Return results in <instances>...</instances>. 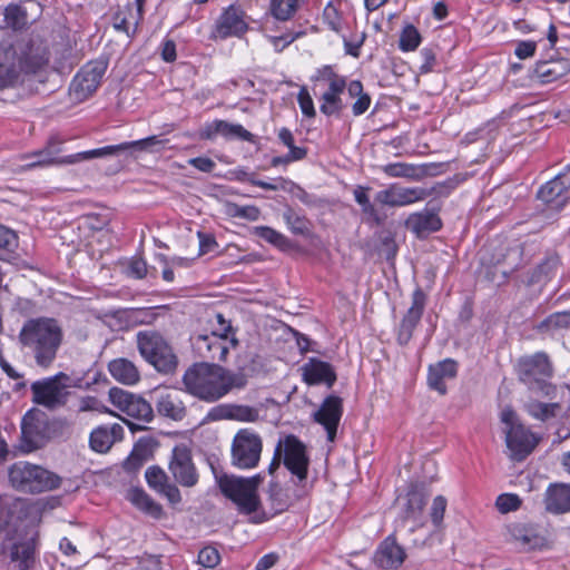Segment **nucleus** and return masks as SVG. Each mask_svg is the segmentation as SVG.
I'll return each mask as SVG.
<instances>
[{
	"label": "nucleus",
	"mask_w": 570,
	"mask_h": 570,
	"mask_svg": "<svg viewBox=\"0 0 570 570\" xmlns=\"http://www.w3.org/2000/svg\"><path fill=\"white\" fill-rule=\"evenodd\" d=\"M426 492L420 483H411L404 495H399L396 504L400 509L397 522L404 525L406 521L419 522L425 507Z\"/></svg>",
	"instance_id": "2eb2a0df"
},
{
	"label": "nucleus",
	"mask_w": 570,
	"mask_h": 570,
	"mask_svg": "<svg viewBox=\"0 0 570 570\" xmlns=\"http://www.w3.org/2000/svg\"><path fill=\"white\" fill-rule=\"evenodd\" d=\"M268 498L275 512H282L288 507V500L277 483L273 482L269 484Z\"/></svg>",
	"instance_id": "bf43d9fd"
},
{
	"label": "nucleus",
	"mask_w": 570,
	"mask_h": 570,
	"mask_svg": "<svg viewBox=\"0 0 570 570\" xmlns=\"http://www.w3.org/2000/svg\"><path fill=\"white\" fill-rule=\"evenodd\" d=\"M426 304V294L420 288H415L412 294V304L403 316L397 333V342L406 345L412 338V334L419 324Z\"/></svg>",
	"instance_id": "6ab92c4d"
},
{
	"label": "nucleus",
	"mask_w": 570,
	"mask_h": 570,
	"mask_svg": "<svg viewBox=\"0 0 570 570\" xmlns=\"http://www.w3.org/2000/svg\"><path fill=\"white\" fill-rule=\"evenodd\" d=\"M322 79L326 80L328 86L321 97L320 110L325 116H340L345 107L341 95L347 89L348 83L330 67L323 69Z\"/></svg>",
	"instance_id": "4468645a"
},
{
	"label": "nucleus",
	"mask_w": 570,
	"mask_h": 570,
	"mask_svg": "<svg viewBox=\"0 0 570 570\" xmlns=\"http://www.w3.org/2000/svg\"><path fill=\"white\" fill-rule=\"evenodd\" d=\"M9 481L18 491L41 493L60 487L61 479L39 465L19 461L9 468Z\"/></svg>",
	"instance_id": "20e7f679"
},
{
	"label": "nucleus",
	"mask_w": 570,
	"mask_h": 570,
	"mask_svg": "<svg viewBox=\"0 0 570 570\" xmlns=\"http://www.w3.org/2000/svg\"><path fill=\"white\" fill-rule=\"evenodd\" d=\"M246 383L244 373L209 363L194 364L183 375L185 391L208 403L223 399L235 389H243Z\"/></svg>",
	"instance_id": "f257e3e1"
},
{
	"label": "nucleus",
	"mask_w": 570,
	"mask_h": 570,
	"mask_svg": "<svg viewBox=\"0 0 570 570\" xmlns=\"http://www.w3.org/2000/svg\"><path fill=\"white\" fill-rule=\"evenodd\" d=\"M420 43L421 35L417 29L412 24L404 27L400 36L399 48L402 51H413L420 46Z\"/></svg>",
	"instance_id": "8fccbe9b"
},
{
	"label": "nucleus",
	"mask_w": 570,
	"mask_h": 570,
	"mask_svg": "<svg viewBox=\"0 0 570 570\" xmlns=\"http://www.w3.org/2000/svg\"><path fill=\"white\" fill-rule=\"evenodd\" d=\"M247 29V24L243 19V12L230 6L220 16L216 24V36L226 39L232 36H240Z\"/></svg>",
	"instance_id": "a878e982"
},
{
	"label": "nucleus",
	"mask_w": 570,
	"mask_h": 570,
	"mask_svg": "<svg viewBox=\"0 0 570 570\" xmlns=\"http://www.w3.org/2000/svg\"><path fill=\"white\" fill-rule=\"evenodd\" d=\"M456 373L458 363L451 358L431 365L428 375L429 386L443 395L446 393L445 381L454 379Z\"/></svg>",
	"instance_id": "bb28decb"
},
{
	"label": "nucleus",
	"mask_w": 570,
	"mask_h": 570,
	"mask_svg": "<svg viewBox=\"0 0 570 570\" xmlns=\"http://www.w3.org/2000/svg\"><path fill=\"white\" fill-rule=\"evenodd\" d=\"M441 226L440 217L429 210L413 213L405 220V227L419 237L436 232Z\"/></svg>",
	"instance_id": "c756f323"
},
{
	"label": "nucleus",
	"mask_w": 570,
	"mask_h": 570,
	"mask_svg": "<svg viewBox=\"0 0 570 570\" xmlns=\"http://www.w3.org/2000/svg\"><path fill=\"white\" fill-rule=\"evenodd\" d=\"M17 245V235L13 230L0 224V247L11 249Z\"/></svg>",
	"instance_id": "774afa93"
},
{
	"label": "nucleus",
	"mask_w": 570,
	"mask_h": 570,
	"mask_svg": "<svg viewBox=\"0 0 570 570\" xmlns=\"http://www.w3.org/2000/svg\"><path fill=\"white\" fill-rule=\"evenodd\" d=\"M145 478L148 485L157 492L168 483V475L158 465L149 466L145 472Z\"/></svg>",
	"instance_id": "864d4df0"
},
{
	"label": "nucleus",
	"mask_w": 570,
	"mask_h": 570,
	"mask_svg": "<svg viewBox=\"0 0 570 570\" xmlns=\"http://www.w3.org/2000/svg\"><path fill=\"white\" fill-rule=\"evenodd\" d=\"M9 559L19 570H28L33 563L35 544L32 540L23 539L12 542L8 548Z\"/></svg>",
	"instance_id": "f704fd0d"
},
{
	"label": "nucleus",
	"mask_w": 570,
	"mask_h": 570,
	"mask_svg": "<svg viewBox=\"0 0 570 570\" xmlns=\"http://www.w3.org/2000/svg\"><path fill=\"white\" fill-rule=\"evenodd\" d=\"M501 422L505 424V444L510 456L514 461H522L535 448L538 440L525 426L520 424L515 412L505 407L501 412Z\"/></svg>",
	"instance_id": "0eeeda50"
},
{
	"label": "nucleus",
	"mask_w": 570,
	"mask_h": 570,
	"mask_svg": "<svg viewBox=\"0 0 570 570\" xmlns=\"http://www.w3.org/2000/svg\"><path fill=\"white\" fill-rule=\"evenodd\" d=\"M297 100H298V105L302 110V114L308 118H314L316 115V111L314 108V102H313V99H312L309 92L307 91V89L305 87H303L299 90V92L297 95Z\"/></svg>",
	"instance_id": "0e129e2a"
},
{
	"label": "nucleus",
	"mask_w": 570,
	"mask_h": 570,
	"mask_svg": "<svg viewBox=\"0 0 570 570\" xmlns=\"http://www.w3.org/2000/svg\"><path fill=\"white\" fill-rule=\"evenodd\" d=\"M448 184L439 183L431 188L390 185L375 194V202L389 207H404L426 199L432 195H445Z\"/></svg>",
	"instance_id": "6e6552de"
},
{
	"label": "nucleus",
	"mask_w": 570,
	"mask_h": 570,
	"mask_svg": "<svg viewBox=\"0 0 570 570\" xmlns=\"http://www.w3.org/2000/svg\"><path fill=\"white\" fill-rule=\"evenodd\" d=\"M258 410L249 405L232 404V420L240 422H255L258 420Z\"/></svg>",
	"instance_id": "13d9d810"
},
{
	"label": "nucleus",
	"mask_w": 570,
	"mask_h": 570,
	"mask_svg": "<svg viewBox=\"0 0 570 570\" xmlns=\"http://www.w3.org/2000/svg\"><path fill=\"white\" fill-rule=\"evenodd\" d=\"M145 462L144 455L135 449L124 462V469L128 472L137 471Z\"/></svg>",
	"instance_id": "338daca9"
},
{
	"label": "nucleus",
	"mask_w": 570,
	"mask_h": 570,
	"mask_svg": "<svg viewBox=\"0 0 570 570\" xmlns=\"http://www.w3.org/2000/svg\"><path fill=\"white\" fill-rule=\"evenodd\" d=\"M124 429L114 423L110 426H99L95 429L89 439L90 448L99 453H106L116 441L122 439Z\"/></svg>",
	"instance_id": "cd10ccee"
},
{
	"label": "nucleus",
	"mask_w": 570,
	"mask_h": 570,
	"mask_svg": "<svg viewBox=\"0 0 570 570\" xmlns=\"http://www.w3.org/2000/svg\"><path fill=\"white\" fill-rule=\"evenodd\" d=\"M62 340V328L58 321L51 317L28 320L19 333V341L26 355L41 368H49L53 364Z\"/></svg>",
	"instance_id": "f03ea898"
},
{
	"label": "nucleus",
	"mask_w": 570,
	"mask_h": 570,
	"mask_svg": "<svg viewBox=\"0 0 570 570\" xmlns=\"http://www.w3.org/2000/svg\"><path fill=\"white\" fill-rule=\"evenodd\" d=\"M552 373V364L549 356L543 352H538L519 360V377L532 392H539L544 396L553 395L556 386L548 382Z\"/></svg>",
	"instance_id": "423d86ee"
},
{
	"label": "nucleus",
	"mask_w": 570,
	"mask_h": 570,
	"mask_svg": "<svg viewBox=\"0 0 570 570\" xmlns=\"http://www.w3.org/2000/svg\"><path fill=\"white\" fill-rule=\"evenodd\" d=\"M442 165L440 164H407L392 163L381 167L382 171L391 178H405L411 181H421L426 177H435L440 175Z\"/></svg>",
	"instance_id": "f3484780"
},
{
	"label": "nucleus",
	"mask_w": 570,
	"mask_h": 570,
	"mask_svg": "<svg viewBox=\"0 0 570 570\" xmlns=\"http://www.w3.org/2000/svg\"><path fill=\"white\" fill-rule=\"evenodd\" d=\"M495 505L500 512L508 513L518 510L521 505V500L517 494H500L495 501Z\"/></svg>",
	"instance_id": "052dcab7"
},
{
	"label": "nucleus",
	"mask_w": 570,
	"mask_h": 570,
	"mask_svg": "<svg viewBox=\"0 0 570 570\" xmlns=\"http://www.w3.org/2000/svg\"><path fill=\"white\" fill-rule=\"evenodd\" d=\"M225 340V337H220L212 332L206 335H197L194 338V344L204 357L223 361L228 353V347L223 344Z\"/></svg>",
	"instance_id": "7c9ffc66"
},
{
	"label": "nucleus",
	"mask_w": 570,
	"mask_h": 570,
	"mask_svg": "<svg viewBox=\"0 0 570 570\" xmlns=\"http://www.w3.org/2000/svg\"><path fill=\"white\" fill-rule=\"evenodd\" d=\"M109 401L119 411L142 423H149L154 417L153 407L145 399L122 389H110Z\"/></svg>",
	"instance_id": "f8f14e48"
},
{
	"label": "nucleus",
	"mask_w": 570,
	"mask_h": 570,
	"mask_svg": "<svg viewBox=\"0 0 570 570\" xmlns=\"http://www.w3.org/2000/svg\"><path fill=\"white\" fill-rule=\"evenodd\" d=\"M220 562V554L214 547H205L198 553V563L205 568H215Z\"/></svg>",
	"instance_id": "680f3d73"
},
{
	"label": "nucleus",
	"mask_w": 570,
	"mask_h": 570,
	"mask_svg": "<svg viewBox=\"0 0 570 570\" xmlns=\"http://www.w3.org/2000/svg\"><path fill=\"white\" fill-rule=\"evenodd\" d=\"M446 505L448 501L443 495H438L432 501V505L430 508V518L436 530L442 529Z\"/></svg>",
	"instance_id": "5fc2aeb1"
},
{
	"label": "nucleus",
	"mask_w": 570,
	"mask_h": 570,
	"mask_svg": "<svg viewBox=\"0 0 570 570\" xmlns=\"http://www.w3.org/2000/svg\"><path fill=\"white\" fill-rule=\"evenodd\" d=\"M199 136L202 139L212 140L217 136H223L227 139L239 138L245 141H253V134L245 129L242 125L230 124L225 120H214L206 124Z\"/></svg>",
	"instance_id": "5701e85b"
},
{
	"label": "nucleus",
	"mask_w": 570,
	"mask_h": 570,
	"mask_svg": "<svg viewBox=\"0 0 570 570\" xmlns=\"http://www.w3.org/2000/svg\"><path fill=\"white\" fill-rule=\"evenodd\" d=\"M284 445V465L302 482L307 476L308 458L305 445L294 435H288L282 442Z\"/></svg>",
	"instance_id": "dca6fc26"
},
{
	"label": "nucleus",
	"mask_w": 570,
	"mask_h": 570,
	"mask_svg": "<svg viewBox=\"0 0 570 570\" xmlns=\"http://www.w3.org/2000/svg\"><path fill=\"white\" fill-rule=\"evenodd\" d=\"M160 415L175 421H180L186 416V406L178 393L167 392L161 394L156 403Z\"/></svg>",
	"instance_id": "72a5a7b5"
},
{
	"label": "nucleus",
	"mask_w": 570,
	"mask_h": 570,
	"mask_svg": "<svg viewBox=\"0 0 570 570\" xmlns=\"http://www.w3.org/2000/svg\"><path fill=\"white\" fill-rule=\"evenodd\" d=\"M137 348L140 356L158 373L174 374L178 367V356L170 343L153 330L140 331L136 335Z\"/></svg>",
	"instance_id": "7ed1b4c3"
},
{
	"label": "nucleus",
	"mask_w": 570,
	"mask_h": 570,
	"mask_svg": "<svg viewBox=\"0 0 570 570\" xmlns=\"http://www.w3.org/2000/svg\"><path fill=\"white\" fill-rule=\"evenodd\" d=\"M49 61V51L41 42L31 41L23 51V69L35 72Z\"/></svg>",
	"instance_id": "c9c22d12"
},
{
	"label": "nucleus",
	"mask_w": 570,
	"mask_h": 570,
	"mask_svg": "<svg viewBox=\"0 0 570 570\" xmlns=\"http://www.w3.org/2000/svg\"><path fill=\"white\" fill-rule=\"evenodd\" d=\"M544 508L553 514L570 512V484L551 483L547 488L543 497Z\"/></svg>",
	"instance_id": "b1692460"
},
{
	"label": "nucleus",
	"mask_w": 570,
	"mask_h": 570,
	"mask_svg": "<svg viewBox=\"0 0 570 570\" xmlns=\"http://www.w3.org/2000/svg\"><path fill=\"white\" fill-rule=\"evenodd\" d=\"M3 16L6 27L14 30L23 29L29 23L27 10L19 4H9L6 7Z\"/></svg>",
	"instance_id": "a18cd8bd"
},
{
	"label": "nucleus",
	"mask_w": 570,
	"mask_h": 570,
	"mask_svg": "<svg viewBox=\"0 0 570 570\" xmlns=\"http://www.w3.org/2000/svg\"><path fill=\"white\" fill-rule=\"evenodd\" d=\"M166 142V139H160L158 136H150L139 140L125 141L122 142V148L124 151L134 149L138 151L155 153L160 151Z\"/></svg>",
	"instance_id": "de8ad7c7"
},
{
	"label": "nucleus",
	"mask_w": 570,
	"mask_h": 570,
	"mask_svg": "<svg viewBox=\"0 0 570 570\" xmlns=\"http://www.w3.org/2000/svg\"><path fill=\"white\" fill-rule=\"evenodd\" d=\"M559 266L558 257H549L542 262L533 273V281L543 282L549 279Z\"/></svg>",
	"instance_id": "4d7b16f0"
},
{
	"label": "nucleus",
	"mask_w": 570,
	"mask_h": 570,
	"mask_svg": "<svg viewBox=\"0 0 570 570\" xmlns=\"http://www.w3.org/2000/svg\"><path fill=\"white\" fill-rule=\"evenodd\" d=\"M512 540L523 550L537 549L543 546L544 539L537 529L527 523L515 522L508 527Z\"/></svg>",
	"instance_id": "c85d7f7f"
},
{
	"label": "nucleus",
	"mask_w": 570,
	"mask_h": 570,
	"mask_svg": "<svg viewBox=\"0 0 570 570\" xmlns=\"http://www.w3.org/2000/svg\"><path fill=\"white\" fill-rule=\"evenodd\" d=\"M284 222L287 228L295 235H307L309 233L311 223L309 220L295 212L292 208H287L283 214Z\"/></svg>",
	"instance_id": "49530a36"
},
{
	"label": "nucleus",
	"mask_w": 570,
	"mask_h": 570,
	"mask_svg": "<svg viewBox=\"0 0 570 570\" xmlns=\"http://www.w3.org/2000/svg\"><path fill=\"white\" fill-rule=\"evenodd\" d=\"M228 214L233 217L256 222L261 217V209L255 205L240 206L237 204H232L228 207Z\"/></svg>",
	"instance_id": "6e6d98bb"
},
{
	"label": "nucleus",
	"mask_w": 570,
	"mask_h": 570,
	"mask_svg": "<svg viewBox=\"0 0 570 570\" xmlns=\"http://www.w3.org/2000/svg\"><path fill=\"white\" fill-rule=\"evenodd\" d=\"M121 151H124L122 142L118 144V145L105 146V147L86 150V151H81V153H77V154L67 156L65 158V163L66 164H75V163H79V161L91 160L95 158H105V157L116 156Z\"/></svg>",
	"instance_id": "4c0bfd02"
},
{
	"label": "nucleus",
	"mask_w": 570,
	"mask_h": 570,
	"mask_svg": "<svg viewBox=\"0 0 570 570\" xmlns=\"http://www.w3.org/2000/svg\"><path fill=\"white\" fill-rule=\"evenodd\" d=\"M128 499L135 507L153 515L154 518H159L161 515V507L156 503L144 490L138 488L130 489L128 492Z\"/></svg>",
	"instance_id": "ea45409f"
},
{
	"label": "nucleus",
	"mask_w": 570,
	"mask_h": 570,
	"mask_svg": "<svg viewBox=\"0 0 570 570\" xmlns=\"http://www.w3.org/2000/svg\"><path fill=\"white\" fill-rule=\"evenodd\" d=\"M108 371L119 383L135 385L140 381V372L134 362L119 357L109 362Z\"/></svg>",
	"instance_id": "2f4dec72"
},
{
	"label": "nucleus",
	"mask_w": 570,
	"mask_h": 570,
	"mask_svg": "<svg viewBox=\"0 0 570 570\" xmlns=\"http://www.w3.org/2000/svg\"><path fill=\"white\" fill-rule=\"evenodd\" d=\"M33 417L29 414L24 415L21 423V448L24 452H31L39 446L41 441L40 430L32 422Z\"/></svg>",
	"instance_id": "58836bf2"
},
{
	"label": "nucleus",
	"mask_w": 570,
	"mask_h": 570,
	"mask_svg": "<svg viewBox=\"0 0 570 570\" xmlns=\"http://www.w3.org/2000/svg\"><path fill=\"white\" fill-rule=\"evenodd\" d=\"M302 376L308 385L325 384L331 387L336 381L333 366L324 361L312 357L301 366Z\"/></svg>",
	"instance_id": "4be33fe9"
},
{
	"label": "nucleus",
	"mask_w": 570,
	"mask_h": 570,
	"mask_svg": "<svg viewBox=\"0 0 570 570\" xmlns=\"http://www.w3.org/2000/svg\"><path fill=\"white\" fill-rule=\"evenodd\" d=\"M237 179L247 181L254 186L261 187L266 190H289V186H294V183L284 177L275 178L272 183L256 179L253 174H248L244 170L237 171Z\"/></svg>",
	"instance_id": "37998d69"
},
{
	"label": "nucleus",
	"mask_w": 570,
	"mask_h": 570,
	"mask_svg": "<svg viewBox=\"0 0 570 570\" xmlns=\"http://www.w3.org/2000/svg\"><path fill=\"white\" fill-rule=\"evenodd\" d=\"M570 189V165L554 178L546 183L538 190V198L557 208L567 202V191Z\"/></svg>",
	"instance_id": "aec40b11"
},
{
	"label": "nucleus",
	"mask_w": 570,
	"mask_h": 570,
	"mask_svg": "<svg viewBox=\"0 0 570 570\" xmlns=\"http://www.w3.org/2000/svg\"><path fill=\"white\" fill-rule=\"evenodd\" d=\"M323 18L328 28L335 32L342 30V18L338 10L331 3H328L323 11Z\"/></svg>",
	"instance_id": "e2e57ef3"
},
{
	"label": "nucleus",
	"mask_w": 570,
	"mask_h": 570,
	"mask_svg": "<svg viewBox=\"0 0 570 570\" xmlns=\"http://www.w3.org/2000/svg\"><path fill=\"white\" fill-rule=\"evenodd\" d=\"M107 70V62L98 60L85 65L75 76L70 91L76 100L82 101L91 96L99 87Z\"/></svg>",
	"instance_id": "ddd939ff"
},
{
	"label": "nucleus",
	"mask_w": 570,
	"mask_h": 570,
	"mask_svg": "<svg viewBox=\"0 0 570 570\" xmlns=\"http://www.w3.org/2000/svg\"><path fill=\"white\" fill-rule=\"evenodd\" d=\"M263 480L262 474L250 478L226 475L219 479V488L237 505L240 513L250 514L261 507L257 491Z\"/></svg>",
	"instance_id": "39448f33"
},
{
	"label": "nucleus",
	"mask_w": 570,
	"mask_h": 570,
	"mask_svg": "<svg viewBox=\"0 0 570 570\" xmlns=\"http://www.w3.org/2000/svg\"><path fill=\"white\" fill-rule=\"evenodd\" d=\"M23 70L22 56L7 41L0 42V88L11 86Z\"/></svg>",
	"instance_id": "a211bd4d"
},
{
	"label": "nucleus",
	"mask_w": 570,
	"mask_h": 570,
	"mask_svg": "<svg viewBox=\"0 0 570 570\" xmlns=\"http://www.w3.org/2000/svg\"><path fill=\"white\" fill-rule=\"evenodd\" d=\"M368 189V187L357 186L353 191L354 199L362 207L363 214L379 222L377 210L370 202V197L367 195Z\"/></svg>",
	"instance_id": "3c124183"
},
{
	"label": "nucleus",
	"mask_w": 570,
	"mask_h": 570,
	"mask_svg": "<svg viewBox=\"0 0 570 570\" xmlns=\"http://www.w3.org/2000/svg\"><path fill=\"white\" fill-rule=\"evenodd\" d=\"M263 450L261 436L248 430H239L232 443V464L242 470L254 469L258 465Z\"/></svg>",
	"instance_id": "9d476101"
},
{
	"label": "nucleus",
	"mask_w": 570,
	"mask_h": 570,
	"mask_svg": "<svg viewBox=\"0 0 570 570\" xmlns=\"http://www.w3.org/2000/svg\"><path fill=\"white\" fill-rule=\"evenodd\" d=\"M342 413V399L335 395L327 396L318 411L314 413V420L325 428L327 440L331 442H333L336 436Z\"/></svg>",
	"instance_id": "412c9836"
},
{
	"label": "nucleus",
	"mask_w": 570,
	"mask_h": 570,
	"mask_svg": "<svg viewBox=\"0 0 570 570\" xmlns=\"http://www.w3.org/2000/svg\"><path fill=\"white\" fill-rule=\"evenodd\" d=\"M347 92L351 98H356L352 105V112L358 117L367 111L371 106V97L364 91L363 85L360 80H352L348 82Z\"/></svg>",
	"instance_id": "a19ab883"
},
{
	"label": "nucleus",
	"mask_w": 570,
	"mask_h": 570,
	"mask_svg": "<svg viewBox=\"0 0 570 570\" xmlns=\"http://www.w3.org/2000/svg\"><path fill=\"white\" fill-rule=\"evenodd\" d=\"M168 470L175 481L184 488H193L198 483L199 474L193 461L191 451L186 444L174 446Z\"/></svg>",
	"instance_id": "9b49d317"
},
{
	"label": "nucleus",
	"mask_w": 570,
	"mask_h": 570,
	"mask_svg": "<svg viewBox=\"0 0 570 570\" xmlns=\"http://www.w3.org/2000/svg\"><path fill=\"white\" fill-rule=\"evenodd\" d=\"M306 0H271V14L279 20H289Z\"/></svg>",
	"instance_id": "79ce46f5"
},
{
	"label": "nucleus",
	"mask_w": 570,
	"mask_h": 570,
	"mask_svg": "<svg viewBox=\"0 0 570 570\" xmlns=\"http://www.w3.org/2000/svg\"><path fill=\"white\" fill-rule=\"evenodd\" d=\"M252 233L279 249H287L291 246L289 239L272 227L255 226Z\"/></svg>",
	"instance_id": "c03bdc74"
},
{
	"label": "nucleus",
	"mask_w": 570,
	"mask_h": 570,
	"mask_svg": "<svg viewBox=\"0 0 570 570\" xmlns=\"http://www.w3.org/2000/svg\"><path fill=\"white\" fill-rule=\"evenodd\" d=\"M70 377L63 372L33 382L30 386L32 401L49 410L63 406L69 396Z\"/></svg>",
	"instance_id": "1a4fd4ad"
},
{
	"label": "nucleus",
	"mask_w": 570,
	"mask_h": 570,
	"mask_svg": "<svg viewBox=\"0 0 570 570\" xmlns=\"http://www.w3.org/2000/svg\"><path fill=\"white\" fill-rule=\"evenodd\" d=\"M207 421H220V420H232V404H219L212 407L207 415Z\"/></svg>",
	"instance_id": "69168bd1"
},
{
	"label": "nucleus",
	"mask_w": 570,
	"mask_h": 570,
	"mask_svg": "<svg viewBox=\"0 0 570 570\" xmlns=\"http://www.w3.org/2000/svg\"><path fill=\"white\" fill-rule=\"evenodd\" d=\"M405 559V552L393 539L387 538L376 553V562L386 569L400 567Z\"/></svg>",
	"instance_id": "473e14b6"
},
{
	"label": "nucleus",
	"mask_w": 570,
	"mask_h": 570,
	"mask_svg": "<svg viewBox=\"0 0 570 570\" xmlns=\"http://www.w3.org/2000/svg\"><path fill=\"white\" fill-rule=\"evenodd\" d=\"M570 325V313L558 312L548 316L541 322L539 328L541 331H553L560 328H567Z\"/></svg>",
	"instance_id": "603ef678"
},
{
	"label": "nucleus",
	"mask_w": 570,
	"mask_h": 570,
	"mask_svg": "<svg viewBox=\"0 0 570 570\" xmlns=\"http://www.w3.org/2000/svg\"><path fill=\"white\" fill-rule=\"evenodd\" d=\"M59 148L57 146H49L39 151H36L31 155L33 160L29 164V166H48L52 164H66L65 158L60 159L58 157Z\"/></svg>",
	"instance_id": "09e8293b"
},
{
	"label": "nucleus",
	"mask_w": 570,
	"mask_h": 570,
	"mask_svg": "<svg viewBox=\"0 0 570 570\" xmlns=\"http://www.w3.org/2000/svg\"><path fill=\"white\" fill-rule=\"evenodd\" d=\"M570 72V61L566 58L539 61L532 72V79L540 83H550Z\"/></svg>",
	"instance_id": "393cba45"
},
{
	"label": "nucleus",
	"mask_w": 570,
	"mask_h": 570,
	"mask_svg": "<svg viewBox=\"0 0 570 570\" xmlns=\"http://www.w3.org/2000/svg\"><path fill=\"white\" fill-rule=\"evenodd\" d=\"M524 407L531 417L541 422L557 417L561 411V405L557 402L546 403L538 400H529Z\"/></svg>",
	"instance_id": "e433bc0d"
}]
</instances>
